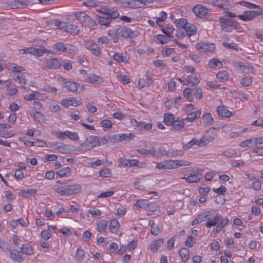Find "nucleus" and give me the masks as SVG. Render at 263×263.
I'll list each match as a JSON object with an SVG mask.
<instances>
[{
    "instance_id": "9d476101",
    "label": "nucleus",
    "mask_w": 263,
    "mask_h": 263,
    "mask_svg": "<svg viewBox=\"0 0 263 263\" xmlns=\"http://www.w3.org/2000/svg\"><path fill=\"white\" fill-rule=\"evenodd\" d=\"M61 63L60 61L55 58H51L46 60L43 66V69H56L61 67Z\"/></svg>"
},
{
    "instance_id": "f257e3e1",
    "label": "nucleus",
    "mask_w": 263,
    "mask_h": 263,
    "mask_svg": "<svg viewBox=\"0 0 263 263\" xmlns=\"http://www.w3.org/2000/svg\"><path fill=\"white\" fill-rule=\"evenodd\" d=\"M107 34L115 43H117L119 42L120 37L133 39L137 36L139 32L137 30H132L129 27L124 26L108 30Z\"/></svg>"
},
{
    "instance_id": "3c124183",
    "label": "nucleus",
    "mask_w": 263,
    "mask_h": 263,
    "mask_svg": "<svg viewBox=\"0 0 263 263\" xmlns=\"http://www.w3.org/2000/svg\"><path fill=\"white\" fill-rule=\"evenodd\" d=\"M242 71L245 73H254V68L253 66L250 65L248 63H244Z\"/></svg>"
},
{
    "instance_id": "f704fd0d",
    "label": "nucleus",
    "mask_w": 263,
    "mask_h": 263,
    "mask_svg": "<svg viewBox=\"0 0 263 263\" xmlns=\"http://www.w3.org/2000/svg\"><path fill=\"white\" fill-rule=\"evenodd\" d=\"M15 81H17L20 85H21V87L23 88L24 89L26 90H29V89L27 87H25L24 85L26 83V78L24 74L21 73L18 74L16 78L14 79Z\"/></svg>"
},
{
    "instance_id": "49530a36",
    "label": "nucleus",
    "mask_w": 263,
    "mask_h": 263,
    "mask_svg": "<svg viewBox=\"0 0 263 263\" xmlns=\"http://www.w3.org/2000/svg\"><path fill=\"white\" fill-rule=\"evenodd\" d=\"M97 21L99 24L104 26H107L111 22V20L109 17L101 16H98Z\"/></svg>"
},
{
    "instance_id": "1a4fd4ad",
    "label": "nucleus",
    "mask_w": 263,
    "mask_h": 263,
    "mask_svg": "<svg viewBox=\"0 0 263 263\" xmlns=\"http://www.w3.org/2000/svg\"><path fill=\"white\" fill-rule=\"evenodd\" d=\"M196 48L200 52H212L215 49L214 44L210 43L200 42L196 45Z\"/></svg>"
},
{
    "instance_id": "5701e85b",
    "label": "nucleus",
    "mask_w": 263,
    "mask_h": 263,
    "mask_svg": "<svg viewBox=\"0 0 263 263\" xmlns=\"http://www.w3.org/2000/svg\"><path fill=\"white\" fill-rule=\"evenodd\" d=\"M69 196L79 193L81 191V186L79 184H71L67 185Z\"/></svg>"
},
{
    "instance_id": "338daca9",
    "label": "nucleus",
    "mask_w": 263,
    "mask_h": 263,
    "mask_svg": "<svg viewBox=\"0 0 263 263\" xmlns=\"http://www.w3.org/2000/svg\"><path fill=\"white\" fill-rule=\"evenodd\" d=\"M137 245L138 241L137 240H133L127 243L126 247L129 251H132L136 248Z\"/></svg>"
},
{
    "instance_id": "ea45409f",
    "label": "nucleus",
    "mask_w": 263,
    "mask_h": 263,
    "mask_svg": "<svg viewBox=\"0 0 263 263\" xmlns=\"http://www.w3.org/2000/svg\"><path fill=\"white\" fill-rule=\"evenodd\" d=\"M78 51V49L75 46L69 44H65L64 52L71 54L76 53Z\"/></svg>"
},
{
    "instance_id": "f8f14e48",
    "label": "nucleus",
    "mask_w": 263,
    "mask_h": 263,
    "mask_svg": "<svg viewBox=\"0 0 263 263\" xmlns=\"http://www.w3.org/2000/svg\"><path fill=\"white\" fill-rule=\"evenodd\" d=\"M193 11L197 16L200 18H204L208 15V9L205 6L201 5H196L193 8Z\"/></svg>"
},
{
    "instance_id": "2eb2a0df",
    "label": "nucleus",
    "mask_w": 263,
    "mask_h": 263,
    "mask_svg": "<svg viewBox=\"0 0 263 263\" xmlns=\"http://www.w3.org/2000/svg\"><path fill=\"white\" fill-rule=\"evenodd\" d=\"M83 81L89 83L101 84L103 82V80L102 78L93 73L87 74L86 78H84Z\"/></svg>"
},
{
    "instance_id": "9b49d317",
    "label": "nucleus",
    "mask_w": 263,
    "mask_h": 263,
    "mask_svg": "<svg viewBox=\"0 0 263 263\" xmlns=\"http://www.w3.org/2000/svg\"><path fill=\"white\" fill-rule=\"evenodd\" d=\"M259 15V10L245 11L242 14L238 15L237 17L245 22H247L252 20L254 17Z\"/></svg>"
},
{
    "instance_id": "423d86ee",
    "label": "nucleus",
    "mask_w": 263,
    "mask_h": 263,
    "mask_svg": "<svg viewBox=\"0 0 263 263\" xmlns=\"http://www.w3.org/2000/svg\"><path fill=\"white\" fill-rule=\"evenodd\" d=\"M214 214V210H209L205 211L202 213L201 214L198 215L194 219V220L192 222V225H197L204 221H206V222H208L209 220V219H212Z\"/></svg>"
},
{
    "instance_id": "774afa93",
    "label": "nucleus",
    "mask_w": 263,
    "mask_h": 263,
    "mask_svg": "<svg viewBox=\"0 0 263 263\" xmlns=\"http://www.w3.org/2000/svg\"><path fill=\"white\" fill-rule=\"evenodd\" d=\"M213 191L218 195H224L227 192L225 186L221 185L218 188H213Z\"/></svg>"
},
{
    "instance_id": "e2e57ef3",
    "label": "nucleus",
    "mask_w": 263,
    "mask_h": 263,
    "mask_svg": "<svg viewBox=\"0 0 263 263\" xmlns=\"http://www.w3.org/2000/svg\"><path fill=\"white\" fill-rule=\"evenodd\" d=\"M240 83L243 86H249L252 83V77H245L242 79Z\"/></svg>"
},
{
    "instance_id": "a19ab883",
    "label": "nucleus",
    "mask_w": 263,
    "mask_h": 263,
    "mask_svg": "<svg viewBox=\"0 0 263 263\" xmlns=\"http://www.w3.org/2000/svg\"><path fill=\"white\" fill-rule=\"evenodd\" d=\"M203 123L205 125H212L213 119L210 113L206 112L202 117Z\"/></svg>"
},
{
    "instance_id": "7ed1b4c3",
    "label": "nucleus",
    "mask_w": 263,
    "mask_h": 263,
    "mask_svg": "<svg viewBox=\"0 0 263 263\" xmlns=\"http://www.w3.org/2000/svg\"><path fill=\"white\" fill-rule=\"evenodd\" d=\"M219 21L221 29L227 32H231L233 29L236 30L241 28L238 22L230 18L219 17Z\"/></svg>"
},
{
    "instance_id": "473e14b6",
    "label": "nucleus",
    "mask_w": 263,
    "mask_h": 263,
    "mask_svg": "<svg viewBox=\"0 0 263 263\" xmlns=\"http://www.w3.org/2000/svg\"><path fill=\"white\" fill-rule=\"evenodd\" d=\"M108 226V222L107 221L102 219L99 220L97 223V228L96 229L98 232H104L107 229Z\"/></svg>"
},
{
    "instance_id": "39448f33",
    "label": "nucleus",
    "mask_w": 263,
    "mask_h": 263,
    "mask_svg": "<svg viewBox=\"0 0 263 263\" xmlns=\"http://www.w3.org/2000/svg\"><path fill=\"white\" fill-rule=\"evenodd\" d=\"M73 15L81 24L85 26L93 27L97 25L96 21L84 12H74Z\"/></svg>"
},
{
    "instance_id": "0e129e2a",
    "label": "nucleus",
    "mask_w": 263,
    "mask_h": 263,
    "mask_svg": "<svg viewBox=\"0 0 263 263\" xmlns=\"http://www.w3.org/2000/svg\"><path fill=\"white\" fill-rule=\"evenodd\" d=\"M111 174V171L108 168H103L99 172V175L102 177H109Z\"/></svg>"
},
{
    "instance_id": "13d9d810",
    "label": "nucleus",
    "mask_w": 263,
    "mask_h": 263,
    "mask_svg": "<svg viewBox=\"0 0 263 263\" xmlns=\"http://www.w3.org/2000/svg\"><path fill=\"white\" fill-rule=\"evenodd\" d=\"M196 243V239L192 236H189L184 242L186 247L192 248Z\"/></svg>"
},
{
    "instance_id": "e433bc0d",
    "label": "nucleus",
    "mask_w": 263,
    "mask_h": 263,
    "mask_svg": "<svg viewBox=\"0 0 263 263\" xmlns=\"http://www.w3.org/2000/svg\"><path fill=\"white\" fill-rule=\"evenodd\" d=\"M184 30L186 31V35L189 37L196 34L197 32L196 27L191 24H189L188 25L185 27V29Z\"/></svg>"
},
{
    "instance_id": "6ab92c4d",
    "label": "nucleus",
    "mask_w": 263,
    "mask_h": 263,
    "mask_svg": "<svg viewBox=\"0 0 263 263\" xmlns=\"http://www.w3.org/2000/svg\"><path fill=\"white\" fill-rule=\"evenodd\" d=\"M252 143L253 145V148H255L256 149L255 153L261 154V153H259L258 151L263 150V147H261V144L263 143V138L261 137L252 138Z\"/></svg>"
},
{
    "instance_id": "37998d69",
    "label": "nucleus",
    "mask_w": 263,
    "mask_h": 263,
    "mask_svg": "<svg viewBox=\"0 0 263 263\" xmlns=\"http://www.w3.org/2000/svg\"><path fill=\"white\" fill-rule=\"evenodd\" d=\"M184 119L179 120L178 119L174 120V122L172 124L173 127L176 130H181L184 126Z\"/></svg>"
},
{
    "instance_id": "4c0bfd02",
    "label": "nucleus",
    "mask_w": 263,
    "mask_h": 263,
    "mask_svg": "<svg viewBox=\"0 0 263 263\" xmlns=\"http://www.w3.org/2000/svg\"><path fill=\"white\" fill-rule=\"evenodd\" d=\"M175 117L172 114H165L164 115L163 122L166 125H172L174 122Z\"/></svg>"
},
{
    "instance_id": "603ef678",
    "label": "nucleus",
    "mask_w": 263,
    "mask_h": 263,
    "mask_svg": "<svg viewBox=\"0 0 263 263\" xmlns=\"http://www.w3.org/2000/svg\"><path fill=\"white\" fill-rule=\"evenodd\" d=\"M188 24H189L187 23V20L185 18H181L176 20V26L178 28H183L185 29V27H186Z\"/></svg>"
},
{
    "instance_id": "4468645a",
    "label": "nucleus",
    "mask_w": 263,
    "mask_h": 263,
    "mask_svg": "<svg viewBox=\"0 0 263 263\" xmlns=\"http://www.w3.org/2000/svg\"><path fill=\"white\" fill-rule=\"evenodd\" d=\"M81 104V101H78L76 98L69 97L66 99H64L61 101V104L65 107H67L69 106H78Z\"/></svg>"
},
{
    "instance_id": "a878e982",
    "label": "nucleus",
    "mask_w": 263,
    "mask_h": 263,
    "mask_svg": "<svg viewBox=\"0 0 263 263\" xmlns=\"http://www.w3.org/2000/svg\"><path fill=\"white\" fill-rule=\"evenodd\" d=\"M217 111L219 116L226 118L232 115V112L229 111L224 106H219L217 107Z\"/></svg>"
},
{
    "instance_id": "680f3d73",
    "label": "nucleus",
    "mask_w": 263,
    "mask_h": 263,
    "mask_svg": "<svg viewBox=\"0 0 263 263\" xmlns=\"http://www.w3.org/2000/svg\"><path fill=\"white\" fill-rule=\"evenodd\" d=\"M33 120L39 123H40L44 120V116L39 111H35L33 115Z\"/></svg>"
},
{
    "instance_id": "f3484780",
    "label": "nucleus",
    "mask_w": 263,
    "mask_h": 263,
    "mask_svg": "<svg viewBox=\"0 0 263 263\" xmlns=\"http://www.w3.org/2000/svg\"><path fill=\"white\" fill-rule=\"evenodd\" d=\"M37 193V190L34 189L28 188L26 189H22L20 191L18 194L20 196L24 198H28L30 196H34Z\"/></svg>"
},
{
    "instance_id": "b1692460",
    "label": "nucleus",
    "mask_w": 263,
    "mask_h": 263,
    "mask_svg": "<svg viewBox=\"0 0 263 263\" xmlns=\"http://www.w3.org/2000/svg\"><path fill=\"white\" fill-rule=\"evenodd\" d=\"M10 6L12 9H24L27 7L28 4L23 0H14Z\"/></svg>"
},
{
    "instance_id": "72a5a7b5",
    "label": "nucleus",
    "mask_w": 263,
    "mask_h": 263,
    "mask_svg": "<svg viewBox=\"0 0 263 263\" xmlns=\"http://www.w3.org/2000/svg\"><path fill=\"white\" fill-rule=\"evenodd\" d=\"M201 115V111L197 110L196 111L194 112H191L189 114H187L186 118L184 119L189 121V122H192L196 118H199Z\"/></svg>"
},
{
    "instance_id": "dca6fc26",
    "label": "nucleus",
    "mask_w": 263,
    "mask_h": 263,
    "mask_svg": "<svg viewBox=\"0 0 263 263\" xmlns=\"http://www.w3.org/2000/svg\"><path fill=\"white\" fill-rule=\"evenodd\" d=\"M164 239L163 238L156 239L153 240L149 245V249L152 252L156 253L159 248L163 245Z\"/></svg>"
},
{
    "instance_id": "c756f323",
    "label": "nucleus",
    "mask_w": 263,
    "mask_h": 263,
    "mask_svg": "<svg viewBox=\"0 0 263 263\" xmlns=\"http://www.w3.org/2000/svg\"><path fill=\"white\" fill-rule=\"evenodd\" d=\"M109 228L110 232L116 233L119 230L120 223L116 219H112L110 220Z\"/></svg>"
},
{
    "instance_id": "393cba45",
    "label": "nucleus",
    "mask_w": 263,
    "mask_h": 263,
    "mask_svg": "<svg viewBox=\"0 0 263 263\" xmlns=\"http://www.w3.org/2000/svg\"><path fill=\"white\" fill-rule=\"evenodd\" d=\"M10 6L12 9H24L27 7L28 4L23 0H14Z\"/></svg>"
},
{
    "instance_id": "09e8293b",
    "label": "nucleus",
    "mask_w": 263,
    "mask_h": 263,
    "mask_svg": "<svg viewBox=\"0 0 263 263\" xmlns=\"http://www.w3.org/2000/svg\"><path fill=\"white\" fill-rule=\"evenodd\" d=\"M175 29L172 25H167L165 28H162V31L167 36L172 37V34L173 33Z\"/></svg>"
},
{
    "instance_id": "69168bd1",
    "label": "nucleus",
    "mask_w": 263,
    "mask_h": 263,
    "mask_svg": "<svg viewBox=\"0 0 263 263\" xmlns=\"http://www.w3.org/2000/svg\"><path fill=\"white\" fill-rule=\"evenodd\" d=\"M99 43L105 44L106 46H109L111 44V42L109 39L106 36H102V37H99L97 40Z\"/></svg>"
},
{
    "instance_id": "412c9836",
    "label": "nucleus",
    "mask_w": 263,
    "mask_h": 263,
    "mask_svg": "<svg viewBox=\"0 0 263 263\" xmlns=\"http://www.w3.org/2000/svg\"><path fill=\"white\" fill-rule=\"evenodd\" d=\"M142 4V3H139L137 0H126L123 2L124 7L133 9L143 7Z\"/></svg>"
},
{
    "instance_id": "79ce46f5",
    "label": "nucleus",
    "mask_w": 263,
    "mask_h": 263,
    "mask_svg": "<svg viewBox=\"0 0 263 263\" xmlns=\"http://www.w3.org/2000/svg\"><path fill=\"white\" fill-rule=\"evenodd\" d=\"M118 162L121 163V164L124 165H136L138 164L139 161L136 159H126L124 158H120L118 160Z\"/></svg>"
},
{
    "instance_id": "8fccbe9b",
    "label": "nucleus",
    "mask_w": 263,
    "mask_h": 263,
    "mask_svg": "<svg viewBox=\"0 0 263 263\" xmlns=\"http://www.w3.org/2000/svg\"><path fill=\"white\" fill-rule=\"evenodd\" d=\"M64 135L65 137H67L68 138L72 140H78L79 138L78 134L76 132H72L69 130H66L65 131Z\"/></svg>"
},
{
    "instance_id": "f03ea898",
    "label": "nucleus",
    "mask_w": 263,
    "mask_h": 263,
    "mask_svg": "<svg viewBox=\"0 0 263 263\" xmlns=\"http://www.w3.org/2000/svg\"><path fill=\"white\" fill-rule=\"evenodd\" d=\"M229 222V220L227 217H222L221 214L214 211L212 219H209L206 222L205 227L207 228H210L216 226V228L213 230L212 233H217L223 229Z\"/></svg>"
},
{
    "instance_id": "c03bdc74",
    "label": "nucleus",
    "mask_w": 263,
    "mask_h": 263,
    "mask_svg": "<svg viewBox=\"0 0 263 263\" xmlns=\"http://www.w3.org/2000/svg\"><path fill=\"white\" fill-rule=\"evenodd\" d=\"M134 137L135 134L133 133H123L119 134L120 139H119L120 140V141H122L123 140L128 141L132 140Z\"/></svg>"
},
{
    "instance_id": "0eeeda50",
    "label": "nucleus",
    "mask_w": 263,
    "mask_h": 263,
    "mask_svg": "<svg viewBox=\"0 0 263 263\" xmlns=\"http://www.w3.org/2000/svg\"><path fill=\"white\" fill-rule=\"evenodd\" d=\"M203 172V170L202 169L196 168V170L191 173L187 177L181 178L185 179L188 183L198 182L200 181L202 177Z\"/></svg>"
},
{
    "instance_id": "6e6d98bb",
    "label": "nucleus",
    "mask_w": 263,
    "mask_h": 263,
    "mask_svg": "<svg viewBox=\"0 0 263 263\" xmlns=\"http://www.w3.org/2000/svg\"><path fill=\"white\" fill-rule=\"evenodd\" d=\"M186 81L188 84H191L193 86L197 85L200 82V80L197 77L191 76L187 77Z\"/></svg>"
},
{
    "instance_id": "6e6552de",
    "label": "nucleus",
    "mask_w": 263,
    "mask_h": 263,
    "mask_svg": "<svg viewBox=\"0 0 263 263\" xmlns=\"http://www.w3.org/2000/svg\"><path fill=\"white\" fill-rule=\"evenodd\" d=\"M84 46L87 49L91 51L93 55L97 57L101 55V51L100 48L98 44L93 41L89 40L85 41Z\"/></svg>"
},
{
    "instance_id": "2f4dec72",
    "label": "nucleus",
    "mask_w": 263,
    "mask_h": 263,
    "mask_svg": "<svg viewBox=\"0 0 263 263\" xmlns=\"http://www.w3.org/2000/svg\"><path fill=\"white\" fill-rule=\"evenodd\" d=\"M54 192L56 193L59 196H69L67 185L60 186L54 189Z\"/></svg>"
},
{
    "instance_id": "ddd939ff",
    "label": "nucleus",
    "mask_w": 263,
    "mask_h": 263,
    "mask_svg": "<svg viewBox=\"0 0 263 263\" xmlns=\"http://www.w3.org/2000/svg\"><path fill=\"white\" fill-rule=\"evenodd\" d=\"M213 5L223 10H230L232 5L230 3V0H213Z\"/></svg>"
},
{
    "instance_id": "a211bd4d",
    "label": "nucleus",
    "mask_w": 263,
    "mask_h": 263,
    "mask_svg": "<svg viewBox=\"0 0 263 263\" xmlns=\"http://www.w3.org/2000/svg\"><path fill=\"white\" fill-rule=\"evenodd\" d=\"M112 59L117 62L128 63L129 62V58L127 56L126 52L120 54L119 53H115L112 56Z\"/></svg>"
},
{
    "instance_id": "de8ad7c7",
    "label": "nucleus",
    "mask_w": 263,
    "mask_h": 263,
    "mask_svg": "<svg viewBox=\"0 0 263 263\" xmlns=\"http://www.w3.org/2000/svg\"><path fill=\"white\" fill-rule=\"evenodd\" d=\"M154 38H156L155 41L159 44L162 45L166 44L170 41L169 39L166 38L164 35L162 34H158L154 36Z\"/></svg>"
},
{
    "instance_id": "5fc2aeb1",
    "label": "nucleus",
    "mask_w": 263,
    "mask_h": 263,
    "mask_svg": "<svg viewBox=\"0 0 263 263\" xmlns=\"http://www.w3.org/2000/svg\"><path fill=\"white\" fill-rule=\"evenodd\" d=\"M70 172V170L69 167H65L57 172V174L60 177H66Z\"/></svg>"
},
{
    "instance_id": "a18cd8bd",
    "label": "nucleus",
    "mask_w": 263,
    "mask_h": 263,
    "mask_svg": "<svg viewBox=\"0 0 263 263\" xmlns=\"http://www.w3.org/2000/svg\"><path fill=\"white\" fill-rule=\"evenodd\" d=\"M209 66L211 67L214 68L216 67L221 68L222 67V63L218 59H212L209 62Z\"/></svg>"
},
{
    "instance_id": "aec40b11",
    "label": "nucleus",
    "mask_w": 263,
    "mask_h": 263,
    "mask_svg": "<svg viewBox=\"0 0 263 263\" xmlns=\"http://www.w3.org/2000/svg\"><path fill=\"white\" fill-rule=\"evenodd\" d=\"M178 254L181 260L184 262L187 261L190 257V251L187 248H181L179 250Z\"/></svg>"
},
{
    "instance_id": "bf43d9fd",
    "label": "nucleus",
    "mask_w": 263,
    "mask_h": 263,
    "mask_svg": "<svg viewBox=\"0 0 263 263\" xmlns=\"http://www.w3.org/2000/svg\"><path fill=\"white\" fill-rule=\"evenodd\" d=\"M240 4L241 6L246 7L250 9H255V8H259V6L258 5H256L255 4L251 3L250 2H248L245 1H242L240 2Z\"/></svg>"
},
{
    "instance_id": "c9c22d12",
    "label": "nucleus",
    "mask_w": 263,
    "mask_h": 263,
    "mask_svg": "<svg viewBox=\"0 0 263 263\" xmlns=\"http://www.w3.org/2000/svg\"><path fill=\"white\" fill-rule=\"evenodd\" d=\"M22 253L27 255H31L33 254V250L32 247L29 244H23L21 247Z\"/></svg>"
},
{
    "instance_id": "4be33fe9",
    "label": "nucleus",
    "mask_w": 263,
    "mask_h": 263,
    "mask_svg": "<svg viewBox=\"0 0 263 263\" xmlns=\"http://www.w3.org/2000/svg\"><path fill=\"white\" fill-rule=\"evenodd\" d=\"M214 136L215 134L213 129L211 128L208 130L202 136L203 143H204L205 144L209 143L214 138Z\"/></svg>"
},
{
    "instance_id": "4d7b16f0",
    "label": "nucleus",
    "mask_w": 263,
    "mask_h": 263,
    "mask_svg": "<svg viewBox=\"0 0 263 263\" xmlns=\"http://www.w3.org/2000/svg\"><path fill=\"white\" fill-rule=\"evenodd\" d=\"M8 68L10 70L12 71V72H20L24 70L23 67L18 66L13 63L9 65Z\"/></svg>"
},
{
    "instance_id": "052dcab7",
    "label": "nucleus",
    "mask_w": 263,
    "mask_h": 263,
    "mask_svg": "<svg viewBox=\"0 0 263 263\" xmlns=\"http://www.w3.org/2000/svg\"><path fill=\"white\" fill-rule=\"evenodd\" d=\"M183 95L189 101H193L194 98L193 97L191 89L189 88H185L183 91Z\"/></svg>"
},
{
    "instance_id": "cd10ccee",
    "label": "nucleus",
    "mask_w": 263,
    "mask_h": 263,
    "mask_svg": "<svg viewBox=\"0 0 263 263\" xmlns=\"http://www.w3.org/2000/svg\"><path fill=\"white\" fill-rule=\"evenodd\" d=\"M11 258L15 261L21 262L24 260L22 253L16 250H12L10 252Z\"/></svg>"
},
{
    "instance_id": "864d4df0",
    "label": "nucleus",
    "mask_w": 263,
    "mask_h": 263,
    "mask_svg": "<svg viewBox=\"0 0 263 263\" xmlns=\"http://www.w3.org/2000/svg\"><path fill=\"white\" fill-rule=\"evenodd\" d=\"M167 14L166 12L162 11L160 13V16L157 17L156 19V23L159 27H162V25L160 24L161 22H164L167 18Z\"/></svg>"
},
{
    "instance_id": "58836bf2",
    "label": "nucleus",
    "mask_w": 263,
    "mask_h": 263,
    "mask_svg": "<svg viewBox=\"0 0 263 263\" xmlns=\"http://www.w3.org/2000/svg\"><path fill=\"white\" fill-rule=\"evenodd\" d=\"M216 76L217 78L221 82H224L228 81L229 79V74L226 70L219 71Z\"/></svg>"
},
{
    "instance_id": "bb28decb",
    "label": "nucleus",
    "mask_w": 263,
    "mask_h": 263,
    "mask_svg": "<svg viewBox=\"0 0 263 263\" xmlns=\"http://www.w3.org/2000/svg\"><path fill=\"white\" fill-rule=\"evenodd\" d=\"M79 87H80V85L78 83L70 81L66 82V85H65V87L67 90L71 92H77V93H78V89Z\"/></svg>"
},
{
    "instance_id": "c85d7f7f",
    "label": "nucleus",
    "mask_w": 263,
    "mask_h": 263,
    "mask_svg": "<svg viewBox=\"0 0 263 263\" xmlns=\"http://www.w3.org/2000/svg\"><path fill=\"white\" fill-rule=\"evenodd\" d=\"M66 25L65 32L75 34H78L80 32V30L77 26L69 23H67Z\"/></svg>"
},
{
    "instance_id": "20e7f679",
    "label": "nucleus",
    "mask_w": 263,
    "mask_h": 263,
    "mask_svg": "<svg viewBox=\"0 0 263 263\" xmlns=\"http://www.w3.org/2000/svg\"><path fill=\"white\" fill-rule=\"evenodd\" d=\"M100 145V139L96 136H88L85 142L80 145V148L84 151H89L93 148Z\"/></svg>"
},
{
    "instance_id": "7c9ffc66",
    "label": "nucleus",
    "mask_w": 263,
    "mask_h": 263,
    "mask_svg": "<svg viewBox=\"0 0 263 263\" xmlns=\"http://www.w3.org/2000/svg\"><path fill=\"white\" fill-rule=\"evenodd\" d=\"M85 256L84 250L81 247L77 248L74 256L75 259L77 261L81 262L84 260Z\"/></svg>"
}]
</instances>
